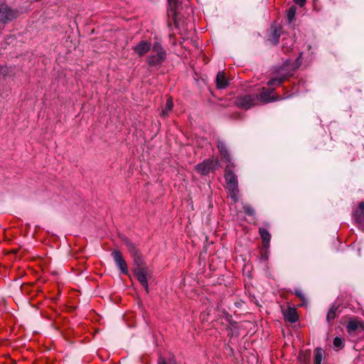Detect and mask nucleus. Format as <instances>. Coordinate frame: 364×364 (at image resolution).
<instances>
[{"label": "nucleus", "mask_w": 364, "mask_h": 364, "mask_svg": "<svg viewBox=\"0 0 364 364\" xmlns=\"http://www.w3.org/2000/svg\"><path fill=\"white\" fill-rule=\"evenodd\" d=\"M259 235L262 240V246L264 250H262L261 252L262 257L263 258L267 259V252L268 249L270 247V240H271V235L267 230V229H259Z\"/></svg>", "instance_id": "nucleus-8"}, {"label": "nucleus", "mask_w": 364, "mask_h": 364, "mask_svg": "<svg viewBox=\"0 0 364 364\" xmlns=\"http://www.w3.org/2000/svg\"><path fill=\"white\" fill-rule=\"evenodd\" d=\"M173 107V101L171 98L166 100L165 107L162 109L161 116L166 117L168 115L169 112L172 110Z\"/></svg>", "instance_id": "nucleus-18"}, {"label": "nucleus", "mask_w": 364, "mask_h": 364, "mask_svg": "<svg viewBox=\"0 0 364 364\" xmlns=\"http://www.w3.org/2000/svg\"><path fill=\"white\" fill-rule=\"evenodd\" d=\"M122 240L128 248V250L132 257L135 267L134 274L144 287L146 294L149 292L148 279L151 278V273L144 264L141 255L136 245L127 237H122Z\"/></svg>", "instance_id": "nucleus-1"}, {"label": "nucleus", "mask_w": 364, "mask_h": 364, "mask_svg": "<svg viewBox=\"0 0 364 364\" xmlns=\"http://www.w3.org/2000/svg\"><path fill=\"white\" fill-rule=\"evenodd\" d=\"M243 209L245 213L248 215L253 216L255 214V209L250 205H245Z\"/></svg>", "instance_id": "nucleus-27"}, {"label": "nucleus", "mask_w": 364, "mask_h": 364, "mask_svg": "<svg viewBox=\"0 0 364 364\" xmlns=\"http://www.w3.org/2000/svg\"><path fill=\"white\" fill-rule=\"evenodd\" d=\"M325 352L321 347H317L314 350V364H321V361L323 358Z\"/></svg>", "instance_id": "nucleus-17"}, {"label": "nucleus", "mask_w": 364, "mask_h": 364, "mask_svg": "<svg viewBox=\"0 0 364 364\" xmlns=\"http://www.w3.org/2000/svg\"><path fill=\"white\" fill-rule=\"evenodd\" d=\"M152 45L147 41H139L134 47H133L134 51L139 56L142 57L149 50L151 51Z\"/></svg>", "instance_id": "nucleus-10"}, {"label": "nucleus", "mask_w": 364, "mask_h": 364, "mask_svg": "<svg viewBox=\"0 0 364 364\" xmlns=\"http://www.w3.org/2000/svg\"><path fill=\"white\" fill-rule=\"evenodd\" d=\"M354 218L357 223L364 225V202H360L354 212Z\"/></svg>", "instance_id": "nucleus-14"}, {"label": "nucleus", "mask_w": 364, "mask_h": 364, "mask_svg": "<svg viewBox=\"0 0 364 364\" xmlns=\"http://www.w3.org/2000/svg\"><path fill=\"white\" fill-rule=\"evenodd\" d=\"M294 1L300 7H302L305 5L306 0H294Z\"/></svg>", "instance_id": "nucleus-28"}, {"label": "nucleus", "mask_w": 364, "mask_h": 364, "mask_svg": "<svg viewBox=\"0 0 364 364\" xmlns=\"http://www.w3.org/2000/svg\"><path fill=\"white\" fill-rule=\"evenodd\" d=\"M285 321L293 323L299 320V316L295 307L288 306L282 311Z\"/></svg>", "instance_id": "nucleus-11"}, {"label": "nucleus", "mask_w": 364, "mask_h": 364, "mask_svg": "<svg viewBox=\"0 0 364 364\" xmlns=\"http://www.w3.org/2000/svg\"><path fill=\"white\" fill-rule=\"evenodd\" d=\"M218 106H219V107H223V108H224V107H226V105H223V104H220V105H218Z\"/></svg>", "instance_id": "nucleus-31"}, {"label": "nucleus", "mask_w": 364, "mask_h": 364, "mask_svg": "<svg viewBox=\"0 0 364 364\" xmlns=\"http://www.w3.org/2000/svg\"><path fill=\"white\" fill-rule=\"evenodd\" d=\"M360 323L356 320H350L346 326V329L348 333H352L356 331L359 326Z\"/></svg>", "instance_id": "nucleus-19"}, {"label": "nucleus", "mask_w": 364, "mask_h": 364, "mask_svg": "<svg viewBox=\"0 0 364 364\" xmlns=\"http://www.w3.org/2000/svg\"><path fill=\"white\" fill-rule=\"evenodd\" d=\"M217 147L220 151L222 159H224L229 164H232L230 156L228 152V150L225 143L223 141H218Z\"/></svg>", "instance_id": "nucleus-13"}, {"label": "nucleus", "mask_w": 364, "mask_h": 364, "mask_svg": "<svg viewBox=\"0 0 364 364\" xmlns=\"http://www.w3.org/2000/svg\"><path fill=\"white\" fill-rule=\"evenodd\" d=\"M333 343L334 347L338 348H342L344 346L343 341L342 338L340 337H336L333 339Z\"/></svg>", "instance_id": "nucleus-26"}, {"label": "nucleus", "mask_w": 364, "mask_h": 364, "mask_svg": "<svg viewBox=\"0 0 364 364\" xmlns=\"http://www.w3.org/2000/svg\"><path fill=\"white\" fill-rule=\"evenodd\" d=\"M170 9H168V15L171 16L175 23H176V9L178 6V0H168Z\"/></svg>", "instance_id": "nucleus-15"}, {"label": "nucleus", "mask_w": 364, "mask_h": 364, "mask_svg": "<svg viewBox=\"0 0 364 364\" xmlns=\"http://www.w3.org/2000/svg\"><path fill=\"white\" fill-rule=\"evenodd\" d=\"M281 36V31L279 28H274L272 31V41L274 45H277L279 43V39Z\"/></svg>", "instance_id": "nucleus-21"}, {"label": "nucleus", "mask_w": 364, "mask_h": 364, "mask_svg": "<svg viewBox=\"0 0 364 364\" xmlns=\"http://www.w3.org/2000/svg\"><path fill=\"white\" fill-rule=\"evenodd\" d=\"M158 364H166L165 359L161 357L158 361Z\"/></svg>", "instance_id": "nucleus-29"}, {"label": "nucleus", "mask_w": 364, "mask_h": 364, "mask_svg": "<svg viewBox=\"0 0 364 364\" xmlns=\"http://www.w3.org/2000/svg\"><path fill=\"white\" fill-rule=\"evenodd\" d=\"M218 161L214 159H206L196 166V171L203 176L214 171L218 166Z\"/></svg>", "instance_id": "nucleus-5"}, {"label": "nucleus", "mask_w": 364, "mask_h": 364, "mask_svg": "<svg viewBox=\"0 0 364 364\" xmlns=\"http://www.w3.org/2000/svg\"><path fill=\"white\" fill-rule=\"evenodd\" d=\"M166 59V51L161 43L156 41L152 44L151 53L147 57L146 62L149 67L161 66Z\"/></svg>", "instance_id": "nucleus-2"}, {"label": "nucleus", "mask_w": 364, "mask_h": 364, "mask_svg": "<svg viewBox=\"0 0 364 364\" xmlns=\"http://www.w3.org/2000/svg\"><path fill=\"white\" fill-rule=\"evenodd\" d=\"M36 228H40L38 225L35 226Z\"/></svg>", "instance_id": "nucleus-32"}, {"label": "nucleus", "mask_w": 364, "mask_h": 364, "mask_svg": "<svg viewBox=\"0 0 364 364\" xmlns=\"http://www.w3.org/2000/svg\"><path fill=\"white\" fill-rule=\"evenodd\" d=\"M285 79L286 78L284 77L272 78L267 82V85H280L285 80Z\"/></svg>", "instance_id": "nucleus-22"}, {"label": "nucleus", "mask_w": 364, "mask_h": 364, "mask_svg": "<svg viewBox=\"0 0 364 364\" xmlns=\"http://www.w3.org/2000/svg\"><path fill=\"white\" fill-rule=\"evenodd\" d=\"M310 357V351L306 350V352H300L299 354V360L301 362H305Z\"/></svg>", "instance_id": "nucleus-25"}, {"label": "nucleus", "mask_w": 364, "mask_h": 364, "mask_svg": "<svg viewBox=\"0 0 364 364\" xmlns=\"http://www.w3.org/2000/svg\"><path fill=\"white\" fill-rule=\"evenodd\" d=\"M17 9H12L6 4H0V23L6 25L18 17Z\"/></svg>", "instance_id": "nucleus-3"}, {"label": "nucleus", "mask_w": 364, "mask_h": 364, "mask_svg": "<svg viewBox=\"0 0 364 364\" xmlns=\"http://www.w3.org/2000/svg\"><path fill=\"white\" fill-rule=\"evenodd\" d=\"M216 87L218 89H225L229 85V80L224 72H218L215 78Z\"/></svg>", "instance_id": "nucleus-12"}, {"label": "nucleus", "mask_w": 364, "mask_h": 364, "mask_svg": "<svg viewBox=\"0 0 364 364\" xmlns=\"http://www.w3.org/2000/svg\"><path fill=\"white\" fill-rule=\"evenodd\" d=\"M296 11V7L295 6H291L287 11V16L289 23H291L294 19Z\"/></svg>", "instance_id": "nucleus-23"}, {"label": "nucleus", "mask_w": 364, "mask_h": 364, "mask_svg": "<svg viewBox=\"0 0 364 364\" xmlns=\"http://www.w3.org/2000/svg\"><path fill=\"white\" fill-rule=\"evenodd\" d=\"M112 256L114 260V262L116 265L118 267V268L120 269L121 272L127 274H128V269L127 265L124 259L122 253L120 251L117 250H114L112 252Z\"/></svg>", "instance_id": "nucleus-9"}, {"label": "nucleus", "mask_w": 364, "mask_h": 364, "mask_svg": "<svg viewBox=\"0 0 364 364\" xmlns=\"http://www.w3.org/2000/svg\"><path fill=\"white\" fill-rule=\"evenodd\" d=\"M294 294L301 300V306L306 304V299L302 290H301L300 289H296L294 290Z\"/></svg>", "instance_id": "nucleus-24"}, {"label": "nucleus", "mask_w": 364, "mask_h": 364, "mask_svg": "<svg viewBox=\"0 0 364 364\" xmlns=\"http://www.w3.org/2000/svg\"><path fill=\"white\" fill-rule=\"evenodd\" d=\"M255 94H245L238 96L235 100V105L240 108L248 109L257 104Z\"/></svg>", "instance_id": "nucleus-4"}, {"label": "nucleus", "mask_w": 364, "mask_h": 364, "mask_svg": "<svg viewBox=\"0 0 364 364\" xmlns=\"http://www.w3.org/2000/svg\"><path fill=\"white\" fill-rule=\"evenodd\" d=\"M232 164H228L225 169V180L227 184V188H234L238 186L237 177L232 171L231 167Z\"/></svg>", "instance_id": "nucleus-7"}, {"label": "nucleus", "mask_w": 364, "mask_h": 364, "mask_svg": "<svg viewBox=\"0 0 364 364\" xmlns=\"http://www.w3.org/2000/svg\"><path fill=\"white\" fill-rule=\"evenodd\" d=\"M230 192V198L232 199V200L233 201V203H237L238 201V196H237V194H238V186L237 187H234V188H227Z\"/></svg>", "instance_id": "nucleus-20"}, {"label": "nucleus", "mask_w": 364, "mask_h": 364, "mask_svg": "<svg viewBox=\"0 0 364 364\" xmlns=\"http://www.w3.org/2000/svg\"><path fill=\"white\" fill-rule=\"evenodd\" d=\"M299 60H300V58H298L296 60V67L294 68V69H296V68H297L299 67Z\"/></svg>", "instance_id": "nucleus-30"}, {"label": "nucleus", "mask_w": 364, "mask_h": 364, "mask_svg": "<svg viewBox=\"0 0 364 364\" xmlns=\"http://www.w3.org/2000/svg\"><path fill=\"white\" fill-rule=\"evenodd\" d=\"M274 88H266L262 87L259 94L255 95L257 97V101H259L262 103H268L271 102H274L280 99L279 95L271 96V95L274 92Z\"/></svg>", "instance_id": "nucleus-6"}, {"label": "nucleus", "mask_w": 364, "mask_h": 364, "mask_svg": "<svg viewBox=\"0 0 364 364\" xmlns=\"http://www.w3.org/2000/svg\"><path fill=\"white\" fill-rule=\"evenodd\" d=\"M338 308V306H336L335 304L332 305L331 309H329L327 316L326 321L328 323L332 324L334 319L336 318V311Z\"/></svg>", "instance_id": "nucleus-16"}]
</instances>
